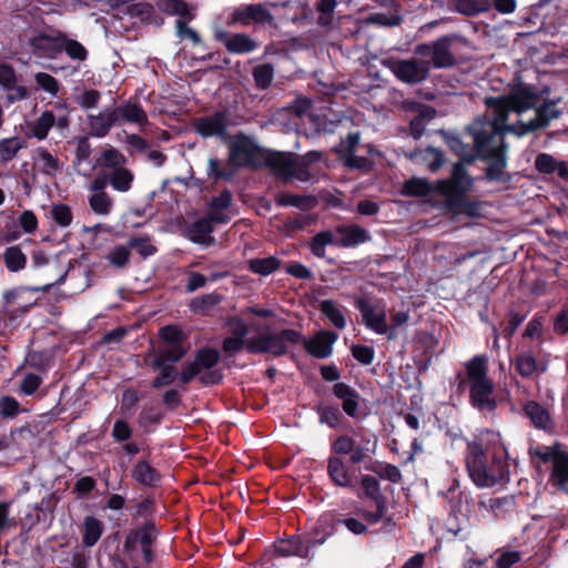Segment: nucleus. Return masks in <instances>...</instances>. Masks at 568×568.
<instances>
[{
    "mask_svg": "<svg viewBox=\"0 0 568 568\" xmlns=\"http://www.w3.org/2000/svg\"><path fill=\"white\" fill-rule=\"evenodd\" d=\"M540 95L532 85L518 84L511 88L508 95L486 98L485 104L491 118L487 115L475 120L476 149L478 159L488 161L486 178L489 181L506 182V121L509 112L521 113L536 108Z\"/></svg>",
    "mask_w": 568,
    "mask_h": 568,
    "instance_id": "nucleus-1",
    "label": "nucleus"
},
{
    "mask_svg": "<svg viewBox=\"0 0 568 568\" xmlns=\"http://www.w3.org/2000/svg\"><path fill=\"white\" fill-rule=\"evenodd\" d=\"M225 325L229 327L230 335L222 341V351L229 356L236 355L245 349L248 354H270L273 357H281L284 349L280 338L290 337L288 333L278 331L247 338L248 325L237 315L229 316Z\"/></svg>",
    "mask_w": 568,
    "mask_h": 568,
    "instance_id": "nucleus-2",
    "label": "nucleus"
},
{
    "mask_svg": "<svg viewBox=\"0 0 568 568\" xmlns=\"http://www.w3.org/2000/svg\"><path fill=\"white\" fill-rule=\"evenodd\" d=\"M466 466L474 484L478 487H493L509 474L504 445H495L493 452H485L481 442L467 446Z\"/></svg>",
    "mask_w": 568,
    "mask_h": 568,
    "instance_id": "nucleus-3",
    "label": "nucleus"
},
{
    "mask_svg": "<svg viewBox=\"0 0 568 568\" xmlns=\"http://www.w3.org/2000/svg\"><path fill=\"white\" fill-rule=\"evenodd\" d=\"M488 356L475 355L465 365L462 384L469 390L470 404L479 412H493L497 407L495 385L488 376Z\"/></svg>",
    "mask_w": 568,
    "mask_h": 568,
    "instance_id": "nucleus-4",
    "label": "nucleus"
},
{
    "mask_svg": "<svg viewBox=\"0 0 568 568\" xmlns=\"http://www.w3.org/2000/svg\"><path fill=\"white\" fill-rule=\"evenodd\" d=\"M280 332L290 334V337H281L280 343L284 349L281 356L288 353V344L300 345L302 344L305 352L312 357L317 359H324L333 354V345L338 338L337 333L329 329H321L313 337L306 338L301 331L294 328H283Z\"/></svg>",
    "mask_w": 568,
    "mask_h": 568,
    "instance_id": "nucleus-5",
    "label": "nucleus"
},
{
    "mask_svg": "<svg viewBox=\"0 0 568 568\" xmlns=\"http://www.w3.org/2000/svg\"><path fill=\"white\" fill-rule=\"evenodd\" d=\"M321 376L326 382H336L332 387L333 395L342 402L343 412L353 419H359L361 414V394L351 385L344 382H337L341 378V372L335 365H322Z\"/></svg>",
    "mask_w": 568,
    "mask_h": 568,
    "instance_id": "nucleus-6",
    "label": "nucleus"
},
{
    "mask_svg": "<svg viewBox=\"0 0 568 568\" xmlns=\"http://www.w3.org/2000/svg\"><path fill=\"white\" fill-rule=\"evenodd\" d=\"M263 155L264 150L252 138L239 133L230 145L229 162L236 170L241 166L257 164L263 159Z\"/></svg>",
    "mask_w": 568,
    "mask_h": 568,
    "instance_id": "nucleus-7",
    "label": "nucleus"
},
{
    "mask_svg": "<svg viewBox=\"0 0 568 568\" xmlns=\"http://www.w3.org/2000/svg\"><path fill=\"white\" fill-rule=\"evenodd\" d=\"M221 362L220 352L211 346H203L195 351L194 359L183 365L180 381L183 385L190 384L203 371L214 368Z\"/></svg>",
    "mask_w": 568,
    "mask_h": 568,
    "instance_id": "nucleus-8",
    "label": "nucleus"
},
{
    "mask_svg": "<svg viewBox=\"0 0 568 568\" xmlns=\"http://www.w3.org/2000/svg\"><path fill=\"white\" fill-rule=\"evenodd\" d=\"M560 114L561 111L557 108V103L555 101H548L536 109L534 119L528 122L519 121L516 124H507L506 130L518 136H523L529 132L546 128L552 119H557Z\"/></svg>",
    "mask_w": 568,
    "mask_h": 568,
    "instance_id": "nucleus-9",
    "label": "nucleus"
},
{
    "mask_svg": "<svg viewBox=\"0 0 568 568\" xmlns=\"http://www.w3.org/2000/svg\"><path fill=\"white\" fill-rule=\"evenodd\" d=\"M395 77L405 83L413 84L426 79V61H419L415 58L409 60L388 59L384 61Z\"/></svg>",
    "mask_w": 568,
    "mask_h": 568,
    "instance_id": "nucleus-10",
    "label": "nucleus"
},
{
    "mask_svg": "<svg viewBox=\"0 0 568 568\" xmlns=\"http://www.w3.org/2000/svg\"><path fill=\"white\" fill-rule=\"evenodd\" d=\"M473 187V179L468 174L464 162L454 164L450 179L440 180L436 184V190L447 199L454 195H466Z\"/></svg>",
    "mask_w": 568,
    "mask_h": 568,
    "instance_id": "nucleus-11",
    "label": "nucleus"
},
{
    "mask_svg": "<svg viewBox=\"0 0 568 568\" xmlns=\"http://www.w3.org/2000/svg\"><path fill=\"white\" fill-rule=\"evenodd\" d=\"M273 21L271 11L264 3H252L241 6L233 10L229 18V26L247 27L253 23L266 24Z\"/></svg>",
    "mask_w": 568,
    "mask_h": 568,
    "instance_id": "nucleus-12",
    "label": "nucleus"
},
{
    "mask_svg": "<svg viewBox=\"0 0 568 568\" xmlns=\"http://www.w3.org/2000/svg\"><path fill=\"white\" fill-rule=\"evenodd\" d=\"M229 114L226 111H216L212 114L197 118L193 122L194 131L202 138H226Z\"/></svg>",
    "mask_w": 568,
    "mask_h": 568,
    "instance_id": "nucleus-13",
    "label": "nucleus"
},
{
    "mask_svg": "<svg viewBox=\"0 0 568 568\" xmlns=\"http://www.w3.org/2000/svg\"><path fill=\"white\" fill-rule=\"evenodd\" d=\"M354 306L359 311L367 328L381 335L386 334L387 320L385 312L377 314L374 305L364 296H356L354 298Z\"/></svg>",
    "mask_w": 568,
    "mask_h": 568,
    "instance_id": "nucleus-14",
    "label": "nucleus"
},
{
    "mask_svg": "<svg viewBox=\"0 0 568 568\" xmlns=\"http://www.w3.org/2000/svg\"><path fill=\"white\" fill-rule=\"evenodd\" d=\"M26 292H27V288H24V287H18V288H13V290L4 292L2 308H3L4 315L8 317V320L10 322H14V321H18L19 318L23 317L36 305V302L20 303V300H22Z\"/></svg>",
    "mask_w": 568,
    "mask_h": 568,
    "instance_id": "nucleus-15",
    "label": "nucleus"
},
{
    "mask_svg": "<svg viewBox=\"0 0 568 568\" xmlns=\"http://www.w3.org/2000/svg\"><path fill=\"white\" fill-rule=\"evenodd\" d=\"M338 247L353 248L372 241L371 233L358 224H338L335 226Z\"/></svg>",
    "mask_w": 568,
    "mask_h": 568,
    "instance_id": "nucleus-16",
    "label": "nucleus"
},
{
    "mask_svg": "<svg viewBox=\"0 0 568 568\" xmlns=\"http://www.w3.org/2000/svg\"><path fill=\"white\" fill-rule=\"evenodd\" d=\"M264 164L278 178L287 181L292 179V164H295V154L291 152L266 151Z\"/></svg>",
    "mask_w": 568,
    "mask_h": 568,
    "instance_id": "nucleus-17",
    "label": "nucleus"
},
{
    "mask_svg": "<svg viewBox=\"0 0 568 568\" xmlns=\"http://www.w3.org/2000/svg\"><path fill=\"white\" fill-rule=\"evenodd\" d=\"M63 32L58 31L57 36H50L47 33H39L29 40L32 53L41 58H55L62 52L61 34Z\"/></svg>",
    "mask_w": 568,
    "mask_h": 568,
    "instance_id": "nucleus-18",
    "label": "nucleus"
},
{
    "mask_svg": "<svg viewBox=\"0 0 568 568\" xmlns=\"http://www.w3.org/2000/svg\"><path fill=\"white\" fill-rule=\"evenodd\" d=\"M215 39L223 43L226 51L232 54L251 53L257 48V43L246 33L230 34L225 31H217Z\"/></svg>",
    "mask_w": 568,
    "mask_h": 568,
    "instance_id": "nucleus-19",
    "label": "nucleus"
},
{
    "mask_svg": "<svg viewBox=\"0 0 568 568\" xmlns=\"http://www.w3.org/2000/svg\"><path fill=\"white\" fill-rule=\"evenodd\" d=\"M455 36H444L428 47V54L432 53V62L436 68H449L456 64V58L452 51Z\"/></svg>",
    "mask_w": 568,
    "mask_h": 568,
    "instance_id": "nucleus-20",
    "label": "nucleus"
},
{
    "mask_svg": "<svg viewBox=\"0 0 568 568\" xmlns=\"http://www.w3.org/2000/svg\"><path fill=\"white\" fill-rule=\"evenodd\" d=\"M87 124L89 129L88 135L101 139L106 136L111 129L118 124V119L114 115L113 109H105L98 114H88Z\"/></svg>",
    "mask_w": 568,
    "mask_h": 568,
    "instance_id": "nucleus-21",
    "label": "nucleus"
},
{
    "mask_svg": "<svg viewBox=\"0 0 568 568\" xmlns=\"http://www.w3.org/2000/svg\"><path fill=\"white\" fill-rule=\"evenodd\" d=\"M523 412L529 418L532 426L547 433H551L555 428L554 419L549 410L536 400H528Z\"/></svg>",
    "mask_w": 568,
    "mask_h": 568,
    "instance_id": "nucleus-22",
    "label": "nucleus"
},
{
    "mask_svg": "<svg viewBox=\"0 0 568 568\" xmlns=\"http://www.w3.org/2000/svg\"><path fill=\"white\" fill-rule=\"evenodd\" d=\"M475 126V121L467 126V133L471 138L473 145L464 143L459 136L450 135L447 139V144L450 148V150L456 153L460 161L465 163H473L476 159H478L479 155H477V149H476V135L475 131L473 130Z\"/></svg>",
    "mask_w": 568,
    "mask_h": 568,
    "instance_id": "nucleus-23",
    "label": "nucleus"
},
{
    "mask_svg": "<svg viewBox=\"0 0 568 568\" xmlns=\"http://www.w3.org/2000/svg\"><path fill=\"white\" fill-rule=\"evenodd\" d=\"M113 112L118 119V124L128 122L143 126L149 123L146 112L139 102L132 103L129 101L124 104L113 108Z\"/></svg>",
    "mask_w": 568,
    "mask_h": 568,
    "instance_id": "nucleus-24",
    "label": "nucleus"
},
{
    "mask_svg": "<svg viewBox=\"0 0 568 568\" xmlns=\"http://www.w3.org/2000/svg\"><path fill=\"white\" fill-rule=\"evenodd\" d=\"M131 476L136 483L146 487H156L162 480L161 473L145 458L136 462Z\"/></svg>",
    "mask_w": 568,
    "mask_h": 568,
    "instance_id": "nucleus-25",
    "label": "nucleus"
},
{
    "mask_svg": "<svg viewBox=\"0 0 568 568\" xmlns=\"http://www.w3.org/2000/svg\"><path fill=\"white\" fill-rule=\"evenodd\" d=\"M32 160L33 166L43 175L54 178L61 170L59 159L52 155L50 151L43 146H39L34 150Z\"/></svg>",
    "mask_w": 568,
    "mask_h": 568,
    "instance_id": "nucleus-26",
    "label": "nucleus"
},
{
    "mask_svg": "<svg viewBox=\"0 0 568 568\" xmlns=\"http://www.w3.org/2000/svg\"><path fill=\"white\" fill-rule=\"evenodd\" d=\"M215 226L205 216L197 219L186 227V236L196 244L211 245L215 239L211 236Z\"/></svg>",
    "mask_w": 568,
    "mask_h": 568,
    "instance_id": "nucleus-27",
    "label": "nucleus"
},
{
    "mask_svg": "<svg viewBox=\"0 0 568 568\" xmlns=\"http://www.w3.org/2000/svg\"><path fill=\"white\" fill-rule=\"evenodd\" d=\"M327 475L331 481L337 487H352V476L345 462L337 456L327 458Z\"/></svg>",
    "mask_w": 568,
    "mask_h": 568,
    "instance_id": "nucleus-28",
    "label": "nucleus"
},
{
    "mask_svg": "<svg viewBox=\"0 0 568 568\" xmlns=\"http://www.w3.org/2000/svg\"><path fill=\"white\" fill-rule=\"evenodd\" d=\"M378 440L374 435H362L358 440L354 442V449L349 455V463L352 465L362 464L363 460L376 454Z\"/></svg>",
    "mask_w": 568,
    "mask_h": 568,
    "instance_id": "nucleus-29",
    "label": "nucleus"
},
{
    "mask_svg": "<svg viewBox=\"0 0 568 568\" xmlns=\"http://www.w3.org/2000/svg\"><path fill=\"white\" fill-rule=\"evenodd\" d=\"M151 368L159 374L152 379L151 386L153 388H161L173 384L176 378H180V372L173 364H168L153 358L150 363Z\"/></svg>",
    "mask_w": 568,
    "mask_h": 568,
    "instance_id": "nucleus-30",
    "label": "nucleus"
},
{
    "mask_svg": "<svg viewBox=\"0 0 568 568\" xmlns=\"http://www.w3.org/2000/svg\"><path fill=\"white\" fill-rule=\"evenodd\" d=\"M310 546L304 545L300 536H291L287 539L281 540L275 545V551L283 557L297 556L306 558L310 552Z\"/></svg>",
    "mask_w": 568,
    "mask_h": 568,
    "instance_id": "nucleus-31",
    "label": "nucleus"
},
{
    "mask_svg": "<svg viewBox=\"0 0 568 568\" xmlns=\"http://www.w3.org/2000/svg\"><path fill=\"white\" fill-rule=\"evenodd\" d=\"M104 531L103 523L92 515L83 519L82 545L87 548L93 547L101 538Z\"/></svg>",
    "mask_w": 568,
    "mask_h": 568,
    "instance_id": "nucleus-32",
    "label": "nucleus"
},
{
    "mask_svg": "<svg viewBox=\"0 0 568 568\" xmlns=\"http://www.w3.org/2000/svg\"><path fill=\"white\" fill-rule=\"evenodd\" d=\"M448 205L459 214L470 217L479 216L483 203L475 200H468L465 195H454L447 199Z\"/></svg>",
    "mask_w": 568,
    "mask_h": 568,
    "instance_id": "nucleus-33",
    "label": "nucleus"
},
{
    "mask_svg": "<svg viewBox=\"0 0 568 568\" xmlns=\"http://www.w3.org/2000/svg\"><path fill=\"white\" fill-rule=\"evenodd\" d=\"M108 181L114 191L125 193L132 187L134 181L133 172L128 168H115L108 173Z\"/></svg>",
    "mask_w": 568,
    "mask_h": 568,
    "instance_id": "nucleus-34",
    "label": "nucleus"
},
{
    "mask_svg": "<svg viewBox=\"0 0 568 568\" xmlns=\"http://www.w3.org/2000/svg\"><path fill=\"white\" fill-rule=\"evenodd\" d=\"M326 245H333V246L338 247V239L335 233V229L333 231H331V230L321 231L317 234H315L311 240L310 248H311V252L316 257L323 258V257H325V254H326V251H325Z\"/></svg>",
    "mask_w": 568,
    "mask_h": 568,
    "instance_id": "nucleus-35",
    "label": "nucleus"
},
{
    "mask_svg": "<svg viewBox=\"0 0 568 568\" xmlns=\"http://www.w3.org/2000/svg\"><path fill=\"white\" fill-rule=\"evenodd\" d=\"M222 302V295L213 292L194 297L190 304V311L194 314L209 315L210 312Z\"/></svg>",
    "mask_w": 568,
    "mask_h": 568,
    "instance_id": "nucleus-36",
    "label": "nucleus"
},
{
    "mask_svg": "<svg viewBox=\"0 0 568 568\" xmlns=\"http://www.w3.org/2000/svg\"><path fill=\"white\" fill-rule=\"evenodd\" d=\"M551 478L558 488L568 494V453H560L554 458Z\"/></svg>",
    "mask_w": 568,
    "mask_h": 568,
    "instance_id": "nucleus-37",
    "label": "nucleus"
},
{
    "mask_svg": "<svg viewBox=\"0 0 568 568\" xmlns=\"http://www.w3.org/2000/svg\"><path fill=\"white\" fill-rule=\"evenodd\" d=\"M3 263L9 272L17 273L27 265V255L19 245H12L4 250L2 254Z\"/></svg>",
    "mask_w": 568,
    "mask_h": 568,
    "instance_id": "nucleus-38",
    "label": "nucleus"
},
{
    "mask_svg": "<svg viewBox=\"0 0 568 568\" xmlns=\"http://www.w3.org/2000/svg\"><path fill=\"white\" fill-rule=\"evenodd\" d=\"M315 412L318 416L320 424L327 425L332 429H336L344 419L337 406L318 404L315 407Z\"/></svg>",
    "mask_w": 568,
    "mask_h": 568,
    "instance_id": "nucleus-39",
    "label": "nucleus"
},
{
    "mask_svg": "<svg viewBox=\"0 0 568 568\" xmlns=\"http://www.w3.org/2000/svg\"><path fill=\"white\" fill-rule=\"evenodd\" d=\"M281 266V260L275 256L256 257L248 261L247 268L262 276H267L277 271Z\"/></svg>",
    "mask_w": 568,
    "mask_h": 568,
    "instance_id": "nucleus-40",
    "label": "nucleus"
},
{
    "mask_svg": "<svg viewBox=\"0 0 568 568\" xmlns=\"http://www.w3.org/2000/svg\"><path fill=\"white\" fill-rule=\"evenodd\" d=\"M275 68L272 63L257 64L252 70L255 87L258 90H267L274 80Z\"/></svg>",
    "mask_w": 568,
    "mask_h": 568,
    "instance_id": "nucleus-41",
    "label": "nucleus"
},
{
    "mask_svg": "<svg viewBox=\"0 0 568 568\" xmlns=\"http://www.w3.org/2000/svg\"><path fill=\"white\" fill-rule=\"evenodd\" d=\"M320 311L336 328L344 329L346 327L345 315L333 300H323L320 303Z\"/></svg>",
    "mask_w": 568,
    "mask_h": 568,
    "instance_id": "nucleus-42",
    "label": "nucleus"
},
{
    "mask_svg": "<svg viewBox=\"0 0 568 568\" xmlns=\"http://www.w3.org/2000/svg\"><path fill=\"white\" fill-rule=\"evenodd\" d=\"M514 367L521 377L530 378L537 372L538 363L532 353L524 352L516 356Z\"/></svg>",
    "mask_w": 568,
    "mask_h": 568,
    "instance_id": "nucleus-43",
    "label": "nucleus"
},
{
    "mask_svg": "<svg viewBox=\"0 0 568 568\" xmlns=\"http://www.w3.org/2000/svg\"><path fill=\"white\" fill-rule=\"evenodd\" d=\"M480 508L491 510L495 516L503 515L509 511L515 505L514 496H503V497H490L488 499H480L478 503Z\"/></svg>",
    "mask_w": 568,
    "mask_h": 568,
    "instance_id": "nucleus-44",
    "label": "nucleus"
},
{
    "mask_svg": "<svg viewBox=\"0 0 568 568\" xmlns=\"http://www.w3.org/2000/svg\"><path fill=\"white\" fill-rule=\"evenodd\" d=\"M456 11L467 16L474 17L490 9L489 0H454Z\"/></svg>",
    "mask_w": 568,
    "mask_h": 568,
    "instance_id": "nucleus-45",
    "label": "nucleus"
},
{
    "mask_svg": "<svg viewBox=\"0 0 568 568\" xmlns=\"http://www.w3.org/2000/svg\"><path fill=\"white\" fill-rule=\"evenodd\" d=\"M130 250L136 251L142 258H148L158 253V247L152 244L149 235L131 236L128 241Z\"/></svg>",
    "mask_w": 568,
    "mask_h": 568,
    "instance_id": "nucleus-46",
    "label": "nucleus"
},
{
    "mask_svg": "<svg viewBox=\"0 0 568 568\" xmlns=\"http://www.w3.org/2000/svg\"><path fill=\"white\" fill-rule=\"evenodd\" d=\"M24 145L26 142L17 136L0 140V162L7 163L13 160Z\"/></svg>",
    "mask_w": 568,
    "mask_h": 568,
    "instance_id": "nucleus-47",
    "label": "nucleus"
},
{
    "mask_svg": "<svg viewBox=\"0 0 568 568\" xmlns=\"http://www.w3.org/2000/svg\"><path fill=\"white\" fill-rule=\"evenodd\" d=\"M135 532L141 548L153 546L160 535V530L152 519L146 520L140 528L135 529Z\"/></svg>",
    "mask_w": 568,
    "mask_h": 568,
    "instance_id": "nucleus-48",
    "label": "nucleus"
},
{
    "mask_svg": "<svg viewBox=\"0 0 568 568\" xmlns=\"http://www.w3.org/2000/svg\"><path fill=\"white\" fill-rule=\"evenodd\" d=\"M60 44L62 45V51L72 60L84 61L88 58L85 47L74 39H69L65 33L61 34Z\"/></svg>",
    "mask_w": 568,
    "mask_h": 568,
    "instance_id": "nucleus-49",
    "label": "nucleus"
},
{
    "mask_svg": "<svg viewBox=\"0 0 568 568\" xmlns=\"http://www.w3.org/2000/svg\"><path fill=\"white\" fill-rule=\"evenodd\" d=\"M187 353V348L183 343L172 344L161 349L159 354L154 356L155 359L168 364L179 363Z\"/></svg>",
    "mask_w": 568,
    "mask_h": 568,
    "instance_id": "nucleus-50",
    "label": "nucleus"
},
{
    "mask_svg": "<svg viewBox=\"0 0 568 568\" xmlns=\"http://www.w3.org/2000/svg\"><path fill=\"white\" fill-rule=\"evenodd\" d=\"M128 159L115 148L104 149L101 153L99 164L105 169L115 170V168H124Z\"/></svg>",
    "mask_w": 568,
    "mask_h": 568,
    "instance_id": "nucleus-51",
    "label": "nucleus"
},
{
    "mask_svg": "<svg viewBox=\"0 0 568 568\" xmlns=\"http://www.w3.org/2000/svg\"><path fill=\"white\" fill-rule=\"evenodd\" d=\"M361 485L365 496L374 503H386V497L381 493L379 481L375 477L364 475L361 479Z\"/></svg>",
    "mask_w": 568,
    "mask_h": 568,
    "instance_id": "nucleus-52",
    "label": "nucleus"
},
{
    "mask_svg": "<svg viewBox=\"0 0 568 568\" xmlns=\"http://www.w3.org/2000/svg\"><path fill=\"white\" fill-rule=\"evenodd\" d=\"M341 160L343 161L344 165L349 170H356L367 173L372 171L374 168L373 160L365 156H358L356 155V152L351 153L348 155H341Z\"/></svg>",
    "mask_w": 568,
    "mask_h": 568,
    "instance_id": "nucleus-53",
    "label": "nucleus"
},
{
    "mask_svg": "<svg viewBox=\"0 0 568 568\" xmlns=\"http://www.w3.org/2000/svg\"><path fill=\"white\" fill-rule=\"evenodd\" d=\"M91 210L99 215H108L112 209V200L105 192L94 193L89 197Z\"/></svg>",
    "mask_w": 568,
    "mask_h": 568,
    "instance_id": "nucleus-54",
    "label": "nucleus"
},
{
    "mask_svg": "<svg viewBox=\"0 0 568 568\" xmlns=\"http://www.w3.org/2000/svg\"><path fill=\"white\" fill-rule=\"evenodd\" d=\"M354 442L355 438L347 434L337 436L331 443V452L333 454L332 456L341 457L345 455H351V452L354 449Z\"/></svg>",
    "mask_w": 568,
    "mask_h": 568,
    "instance_id": "nucleus-55",
    "label": "nucleus"
},
{
    "mask_svg": "<svg viewBox=\"0 0 568 568\" xmlns=\"http://www.w3.org/2000/svg\"><path fill=\"white\" fill-rule=\"evenodd\" d=\"M50 214L52 220L61 227L70 226L73 221L71 207L63 203L53 204Z\"/></svg>",
    "mask_w": 568,
    "mask_h": 568,
    "instance_id": "nucleus-56",
    "label": "nucleus"
},
{
    "mask_svg": "<svg viewBox=\"0 0 568 568\" xmlns=\"http://www.w3.org/2000/svg\"><path fill=\"white\" fill-rule=\"evenodd\" d=\"M55 118L51 111L43 112L37 120L33 126V135L38 140H43L48 136L50 129L54 125Z\"/></svg>",
    "mask_w": 568,
    "mask_h": 568,
    "instance_id": "nucleus-57",
    "label": "nucleus"
},
{
    "mask_svg": "<svg viewBox=\"0 0 568 568\" xmlns=\"http://www.w3.org/2000/svg\"><path fill=\"white\" fill-rule=\"evenodd\" d=\"M400 194L404 196H426V179L412 178L404 182Z\"/></svg>",
    "mask_w": 568,
    "mask_h": 568,
    "instance_id": "nucleus-58",
    "label": "nucleus"
},
{
    "mask_svg": "<svg viewBox=\"0 0 568 568\" xmlns=\"http://www.w3.org/2000/svg\"><path fill=\"white\" fill-rule=\"evenodd\" d=\"M306 158L307 162L297 161L295 158V164H292V178H296L300 181H308L311 175L308 171V164L318 160L320 154L317 152H308Z\"/></svg>",
    "mask_w": 568,
    "mask_h": 568,
    "instance_id": "nucleus-59",
    "label": "nucleus"
},
{
    "mask_svg": "<svg viewBox=\"0 0 568 568\" xmlns=\"http://www.w3.org/2000/svg\"><path fill=\"white\" fill-rule=\"evenodd\" d=\"M22 412L20 403L12 396L0 398V415L4 419H14Z\"/></svg>",
    "mask_w": 568,
    "mask_h": 568,
    "instance_id": "nucleus-60",
    "label": "nucleus"
},
{
    "mask_svg": "<svg viewBox=\"0 0 568 568\" xmlns=\"http://www.w3.org/2000/svg\"><path fill=\"white\" fill-rule=\"evenodd\" d=\"M163 413L159 412L154 406L143 407L139 413L138 423L140 427L146 428L151 425H159L163 420Z\"/></svg>",
    "mask_w": 568,
    "mask_h": 568,
    "instance_id": "nucleus-61",
    "label": "nucleus"
},
{
    "mask_svg": "<svg viewBox=\"0 0 568 568\" xmlns=\"http://www.w3.org/2000/svg\"><path fill=\"white\" fill-rule=\"evenodd\" d=\"M111 265L123 268L130 261V248L124 245H116L106 256Z\"/></svg>",
    "mask_w": 568,
    "mask_h": 568,
    "instance_id": "nucleus-62",
    "label": "nucleus"
},
{
    "mask_svg": "<svg viewBox=\"0 0 568 568\" xmlns=\"http://www.w3.org/2000/svg\"><path fill=\"white\" fill-rule=\"evenodd\" d=\"M527 314H520L514 310L508 311L503 331L504 337L510 339L516 333L517 328L524 323Z\"/></svg>",
    "mask_w": 568,
    "mask_h": 568,
    "instance_id": "nucleus-63",
    "label": "nucleus"
},
{
    "mask_svg": "<svg viewBox=\"0 0 568 568\" xmlns=\"http://www.w3.org/2000/svg\"><path fill=\"white\" fill-rule=\"evenodd\" d=\"M558 162L551 154L539 153L535 159V169L541 174H552L558 169Z\"/></svg>",
    "mask_w": 568,
    "mask_h": 568,
    "instance_id": "nucleus-64",
    "label": "nucleus"
}]
</instances>
